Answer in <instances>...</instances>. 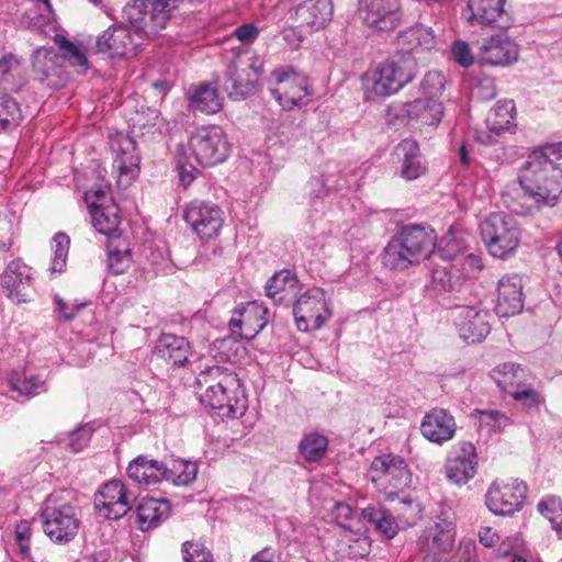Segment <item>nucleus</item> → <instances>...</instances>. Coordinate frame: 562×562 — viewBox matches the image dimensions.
<instances>
[{"mask_svg":"<svg viewBox=\"0 0 562 562\" xmlns=\"http://www.w3.org/2000/svg\"><path fill=\"white\" fill-rule=\"evenodd\" d=\"M231 145L220 126H203L191 134L188 145H179L176 166L180 184L187 189L200 173L198 167H211L223 162L229 155Z\"/></svg>","mask_w":562,"mask_h":562,"instance_id":"f257e3e1","label":"nucleus"},{"mask_svg":"<svg viewBox=\"0 0 562 562\" xmlns=\"http://www.w3.org/2000/svg\"><path fill=\"white\" fill-rule=\"evenodd\" d=\"M437 235L425 224L401 225L383 249L384 267L403 271L428 259L436 249Z\"/></svg>","mask_w":562,"mask_h":562,"instance_id":"f03ea898","label":"nucleus"},{"mask_svg":"<svg viewBox=\"0 0 562 562\" xmlns=\"http://www.w3.org/2000/svg\"><path fill=\"white\" fill-rule=\"evenodd\" d=\"M517 182L522 199L531 200L537 207L554 205L562 194V169L547 151L535 150L521 166Z\"/></svg>","mask_w":562,"mask_h":562,"instance_id":"7ed1b4c3","label":"nucleus"},{"mask_svg":"<svg viewBox=\"0 0 562 562\" xmlns=\"http://www.w3.org/2000/svg\"><path fill=\"white\" fill-rule=\"evenodd\" d=\"M198 384L205 386L200 394V402L216 414L224 417H235L239 409L244 408L241 403L240 380L229 368L213 366L201 371L198 376Z\"/></svg>","mask_w":562,"mask_h":562,"instance_id":"20e7f679","label":"nucleus"},{"mask_svg":"<svg viewBox=\"0 0 562 562\" xmlns=\"http://www.w3.org/2000/svg\"><path fill=\"white\" fill-rule=\"evenodd\" d=\"M262 74V63L249 50L238 52L227 65L224 90L232 100H244L257 90Z\"/></svg>","mask_w":562,"mask_h":562,"instance_id":"39448f33","label":"nucleus"},{"mask_svg":"<svg viewBox=\"0 0 562 562\" xmlns=\"http://www.w3.org/2000/svg\"><path fill=\"white\" fill-rule=\"evenodd\" d=\"M417 70V60L411 52H396L376 68L372 90L381 97L391 95L409 83Z\"/></svg>","mask_w":562,"mask_h":562,"instance_id":"423d86ee","label":"nucleus"},{"mask_svg":"<svg viewBox=\"0 0 562 562\" xmlns=\"http://www.w3.org/2000/svg\"><path fill=\"white\" fill-rule=\"evenodd\" d=\"M369 474L376 491L394 499L412 484V473L406 461L396 454H381L373 459Z\"/></svg>","mask_w":562,"mask_h":562,"instance_id":"0eeeda50","label":"nucleus"},{"mask_svg":"<svg viewBox=\"0 0 562 562\" xmlns=\"http://www.w3.org/2000/svg\"><path fill=\"white\" fill-rule=\"evenodd\" d=\"M482 239L493 257L505 258L519 245L516 221L502 212L490 214L480 225Z\"/></svg>","mask_w":562,"mask_h":562,"instance_id":"6e6552de","label":"nucleus"},{"mask_svg":"<svg viewBox=\"0 0 562 562\" xmlns=\"http://www.w3.org/2000/svg\"><path fill=\"white\" fill-rule=\"evenodd\" d=\"M41 518L44 533L57 544L72 541L81 526L76 507L69 503L52 505L48 499L42 509Z\"/></svg>","mask_w":562,"mask_h":562,"instance_id":"1a4fd4ad","label":"nucleus"},{"mask_svg":"<svg viewBox=\"0 0 562 562\" xmlns=\"http://www.w3.org/2000/svg\"><path fill=\"white\" fill-rule=\"evenodd\" d=\"M157 0H133L123 9V15L136 35H157L170 19V12Z\"/></svg>","mask_w":562,"mask_h":562,"instance_id":"9d476101","label":"nucleus"},{"mask_svg":"<svg viewBox=\"0 0 562 562\" xmlns=\"http://www.w3.org/2000/svg\"><path fill=\"white\" fill-rule=\"evenodd\" d=\"M292 304L295 323L301 331L317 330L331 317L329 303L321 288L308 289Z\"/></svg>","mask_w":562,"mask_h":562,"instance_id":"9b49d317","label":"nucleus"},{"mask_svg":"<svg viewBox=\"0 0 562 562\" xmlns=\"http://www.w3.org/2000/svg\"><path fill=\"white\" fill-rule=\"evenodd\" d=\"M183 220L200 239L216 237L224 224V212L214 202L193 200L183 210Z\"/></svg>","mask_w":562,"mask_h":562,"instance_id":"f8f14e48","label":"nucleus"},{"mask_svg":"<svg viewBox=\"0 0 562 562\" xmlns=\"http://www.w3.org/2000/svg\"><path fill=\"white\" fill-rule=\"evenodd\" d=\"M277 87L270 88L273 98L284 110L306 105L312 94L305 77L296 74L292 68H280L272 72Z\"/></svg>","mask_w":562,"mask_h":562,"instance_id":"ddd939ff","label":"nucleus"},{"mask_svg":"<svg viewBox=\"0 0 562 562\" xmlns=\"http://www.w3.org/2000/svg\"><path fill=\"white\" fill-rule=\"evenodd\" d=\"M527 492L528 487L522 481H495L486 493L485 503L493 514L512 516L522 508Z\"/></svg>","mask_w":562,"mask_h":562,"instance_id":"4468645a","label":"nucleus"},{"mask_svg":"<svg viewBox=\"0 0 562 562\" xmlns=\"http://www.w3.org/2000/svg\"><path fill=\"white\" fill-rule=\"evenodd\" d=\"M456 538L454 524L440 519L427 527L418 539L419 552L426 562H442L452 549Z\"/></svg>","mask_w":562,"mask_h":562,"instance_id":"2eb2a0df","label":"nucleus"},{"mask_svg":"<svg viewBox=\"0 0 562 562\" xmlns=\"http://www.w3.org/2000/svg\"><path fill=\"white\" fill-rule=\"evenodd\" d=\"M132 498L126 486L119 480L101 485L94 495L95 512L105 519L117 520L132 509Z\"/></svg>","mask_w":562,"mask_h":562,"instance_id":"dca6fc26","label":"nucleus"},{"mask_svg":"<svg viewBox=\"0 0 562 562\" xmlns=\"http://www.w3.org/2000/svg\"><path fill=\"white\" fill-rule=\"evenodd\" d=\"M358 12L369 27L380 32L395 30L402 20L400 0H360Z\"/></svg>","mask_w":562,"mask_h":562,"instance_id":"f3484780","label":"nucleus"},{"mask_svg":"<svg viewBox=\"0 0 562 562\" xmlns=\"http://www.w3.org/2000/svg\"><path fill=\"white\" fill-rule=\"evenodd\" d=\"M453 307L456 327L465 342H480L490 334L491 316L487 311L461 303H453Z\"/></svg>","mask_w":562,"mask_h":562,"instance_id":"a211bd4d","label":"nucleus"},{"mask_svg":"<svg viewBox=\"0 0 562 562\" xmlns=\"http://www.w3.org/2000/svg\"><path fill=\"white\" fill-rule=\"evenodd\" d=\"M0 285L5 296L15 304L29 302L33 288L32 268L20 258L10 261L0 274Z\"/></svg>","mask_w":562,"mask_h":562,"instance_id":"6ab92c4d","label":"nucleus"},{"mask_svg":"<svg viewBox=\"0 0 562 562\" xmlns=\"http://www.w3.org/2000/svg\"><path fill=\"white\" fill-rule=\"evenodd\" d=\"M470 288L468 279L456 265H437L432 269L430 289L443 300H453L456 303L465 301Z\"/></svg>","mask_w":562,"mask_h":562,"instance_id":"aec40b11","label":"nucleus"},{"mask_svg":"<svg viewBox=\"0 0 562 562\" xmlns=\"http://www.w3.org/2000/svg\"><path fill=\"white\" fill-rule=\"evenodd\" d=\"M268 324V308L256 301L234 310L229 321L232 335L250 340L255 338Z\"/></svg>","mask_w":562,"mask_h":562,"instance_id":"412c9836","label":"nucleus"},{"mask_svg":"<svg viewBox=\"0 0 562 562\" xmlns=\"http://www.w3.org/2000/svg\"><path fill=\"white\" fill-rule=\"evenodd\" d=\"M35 79L48 88H61L68 81V74L60 64L59 54L53 47H38L32 55Z\"/></svg>","mask_w":562,"mask_h":562,"instance_id":"4be33fe9","label":"nucleus"},{"mask_svg":"<svg viewBox=\"0 0 562 562\" xmlns=\"http://www.w3.org/2000/svg\"><path fill=\"white\" fill-rule=\"evenodd\" d=\"M477 467V454L473 443L460 442L459 448L448 459L446 464L447 477L458 484H467L474 477Z\"/></svg>","mask_w":562,"mask_h":562,"instance_id":"5701e85b","label":"nucleus"},{"mask_svg":"<svg viewBox=\"0 0 562 562\" xmlns=\"http://www.w3.org/2000/svg\"><path fill=\"white\" fill-rule=\"evenodd\" d=\"M292 16L306 32L319 30L331 20V0H305L294 8Z\"/></svg>","mask_w":562,"mask_h":562,"instance_id":"b1692460","label":"nucleus"},{"mask_svg":"<svg viewBox=\"0 0 562 562\" xmlns=\"http://www.w3.org/2000/svg\"><path fill=\"white\" fill-rule=\"evenodd\" d=\"M524 308L521 278L503 277L498 281L495 312L501 317L519 314Z\"/></svg>","mask_w":562,"mask_h":562,"instance_id":"393cba45","label":"nucleus"},{"mask_svg":"<svg viewBox=\"0 0 562 562\" xmlns=\"http://www.w3.org/2000/svg\"><path fill=\"white\" fill-rule=\"evenodd\" d=\"M394 157L400 164V176L413 181L427 172L426 161L423 159L419 145L415 139H403L393 151Z\"/></svg>","mask_w":562,"mask_h":562,"instance_id":"a878e982","label":"nucleus"},{"mask_svg":"<svg viewBox=\"0 0 562 562\" xmlns=\"http://www.w3.org/2000/svg\"><path fill=\"white\" fill-rule=\"evenodd\" d=\"M456 429L454 417L448 411L438 407L427 413L420 424L423 436L439 445L452 439Z\"/></svg>","mask_w":562,"mask_h":562,"instance_id":"bb28decb","label":"nucleus"},{"mask_svg":"<svg viewBox=\"0 0 562 562\" xmlns=\"http://www.w3.org/2000/svg\"><path fill=\"white\" fill-rule=\"evenodd\" d=\"M519 47L507 34L491 36L482 46V61L492 66H508L517 61Z\"/></svg>","mask_w":562,"mask_h":562,"instance_id":"cd10ccee","label":"nucleus"},{"mask_svg":"<svg viewBox=\"0 0 562 562\" xmlns=\"http://www.w3.org/2000/svg\"><path fill=\"white\" fill-rule=\"evenodd\" d=\"M506 0H469L468 9L471 11L470 23L480 25L496 24L501 29H508L510 19L504 8Z\"/></svg>","mask_w":562,"mask_h":562,"instance_id":"c85d7f7f","label":"nucleus"},{"mask_svg":"<svg viewBox=\"0 0 562 562\" xmlns=\"http://www.w3.org/2000/svg\"><path fill=\"white\" fill-rule=\"evenodd\" d=\"M155 353L171 367L180 368L189 362L192 350L186 337L161 334L156 341Z\"/></svg>","mask_w":562,"mask_h":562,"instance_id":"c756f323","label":"nucleus"},{"mask_svg":"<svg viewBox=\"0 0 562 562\" xmlns=\"http://www.w3.org/2000/svg\"><path fill=\"white\" fill-rule=\"evenodd\" d=\"M134 45L131 30L124 25H111L97 37L95 47L110 58H122Z\"/></svg>","mask_w":562,"mask_h":562,"instance_id":"7c9ffc66","label":"nucleus"},{"mask_svg":"<svg viewBox=\"0 0 562 562\" xmlns=\"http://www.w3.org/2000/svg\"><path fill=\"white\" fill-rule=\"evenodd\" d=\"M299 291L296 276L286 269L276 272L266 284L267 295L279 305L292 304Z\"/></svg>","mask_w":562,"mask_h":562,"instance_id":"2f4dec72","label":"nucleus"},{"mask_svg":"<svg viewBox=\"0 0 562 562\" xmlns=\"http://www.w3.org/2000/svg\"><path fill=\"white\" fill-rule=\"evenodd\" d=\"M166 463L140 454L133 459L127 467V474L133 481L150 485L164 480Z\"/></svg>","mask_w":562,"mask_h":562,"instance_id":"473e14b6","label":"nucleus"},{"mask_svg":"<svg viewBox=\"0 0 562 562\" xmlns=\"http://www.w3.org/2000/svg\"><path fill=\"white\" fill-rule=\"evenodd\" d=\"M27 82L22 59L12 53L0 57V87L3 90L18 92Z\"/></svg>","mask_w":562,"mask_h":562,"instance_id":"72a5a7b5","label":"nucleus"},{"mask_svg":"<svg viewBox=\"0 0 562 562\" xmlns=\"http://www.w3.org/2000/svg\"><path fill=\"white\" fill-rule=\"evenodd\" d=\"M360 519L371 525L379 533L386 539L394 538L398 532V525L390 510L381 504H369L361 509Z\"/></svg>","mask_w":562,"mask_h":562,"instance_id":"f704fd0d","label":"nucleus"},{"mask_svg":"<svg viewBox=\"0 0 562 562\" xmlns=\"http://www.w3.org/2000/svg\"><path fill=\"white\" fill-rule=\"evenodd\" d=\"M169 507L166 499L145 498L134 512L136 524L142 531H148L158 526L168 516Z\"/></svg>","mask_w":562,"mask_h":562,"instance_id":"c9c22d12","label":"nucleus"},{"mask_svg":"<svg viewBox=\"0 0 562 562\" xmlns=\"http://www.w3.org/2000/svg\"><path fill=\"white\" fill-rule=\"evenodd\" d=\"M189 108L195 112L213 114L222 109L217 89L211 83H200L189 89Z\"/></svg>","mask_w":562,"mask_h":562,"instance_id":"e433bc0d","label":"nucleus"},{"mask_svg":"<svg viewBox=\"0 0 562 562\" xmlns=\"http://www.w3.org/2000/svg\"><path fill=\"white\" fill-rule=\"evenodd\" d=\"M409 120H420L426 125H438L443 115L442 104L434 98L416 99L405 105Z\"/></svg>","mask_w":562,"mask_h":562,"instance_id":"4c0bfd02","label":"nucleus"},{"mask_svg":"<svg viewBox=\"0 0 562 562\" xmlns=\"http://www.w3.org/2000/svg\"><path fill=\"white\" fill-rule=\"evenodd\" d=\"M526 370L519 364L505 362L494 368L490 376L494 380L497 386L505 393L512 394L517 389H520L525 379Z\"/></svg>","mask_w":562,"mask_h":562,"instance_id":"58836bf2","label":"nucleus"},{"mask_svg":"<svg viewBox=\"0 0 562 562\" xmlns=\"http://www.w3.org/2000/svg\"><path fill=\"white\" fill-rule=\"evenodd\" d=\"M88 206L92 217V224L99 233L106 235L109 238L120 236L116 234L120 217L115 205L102 206V204H98V202H90Z\"/></svg>","mask_w":562,"mask_h":562,"instance_id":"ea45409f","label":"nucleus"},{"mask_svg":"<svg viewBox=\"0 0 562 562\" xmlns=\"http://www.w3.org/2000/svg\"><path fill=\"white\" fill-rule=\"evenodd\" d=\"M106 249L110 271L114 274L126 271L132 261L130 243L121 236H113L108 239Z\"/></svg>","mask_w":562,"mask_h":562,"instance_id":"a19ab883","label":"nucleus"},{"mask_svg":"<svg viewBox=\"0 0 562 562\" xmlns=\"http://www.w3.org/2000/svg\"><path fill=\"white\" fill-rule=\"evenodd\" d=\"M515 120V103L512 100L498 101L490 111L486 124L491 132L502 134L510 131Z\"/></svg>","mask_w":562,"mask_h":562,"instance_id":"79ce46f5","label":"nucleus"},{"mask_svg":"<svg viewBox=\"0 0 562 562\" xmlns=\"http://www.w3.org/2000/svg\"><path fill=\"white\" fill-rule=\"evenodd\" d=\"M54 43L60 50V64L67 61L70 66L78 67V71L81 74H85L89 69L87 55L78 45L61 34L55 35Z\"/></svg>","mask_w":562,"mask_h":562,"instance_id":"37998d69","label":"nucleus"},{"mask_svg":"<svg viewBox=\"0 0 562 562\" xmlns=\"http://www.w3.org/2000/svg\"><path fill=\"white\" fill-rule=\"evenodd\" d=\"M23 121L20 103L8 92L0 91V132L15 130Z\"/></svg>","mask_w":562,"mask_h":562,"instance_id":"c03bdc74","label":"nucleus"},{"mask_svg":"<svg viewBox=\"0 0 562 562\" xmlns=\"http://www.w3.org/2000/svg\"><path fill=\"white\" fill-rule=\"evenodd\" d=\"M213 358L217 362L236 363L246 355V349L234 336L215 339L211 346Z\"/></svg>","mask_w":562,"mask_h":562,"instance_id":"a18cd8bd","label":"nucleus"},{"mask_svg":"<svg viewBox=\"0 0 562 562\" xmlns=\"http://www.w3.org/2000/svg\"><path fill=\"white\" fill-rule=\"evenodd\" d=\"M400 40L403 44L408 45L406 52H413L417 48L430 50L436 46V36L430 27L416 25L409 30L402 32Z\"/></svg>","mask_w":562,"mask_h":562,"instance_id":"49530a36","label":"nucleus"},{"mask_svg":"<svg viewBox=\"0 0 562 562\" xmlns=\"http://www.w3.org/2000/svg\"><path fill=\"white\" fill-rule=\"evenodd\" d=\"M328 448V439L319 434L312 432L301 440L299 451L308 462H317L322 460Z\"/></svg>","mask_w":562,"mask_h":562,"instance_id":"de8ad7c7","label":"nucleus"},{"mask_svg":"<svg viewBox=\"0 0 562 562\" xmlns=\"http://www.w3.org/2000/svg\"><path fill=\"white\" fill-rule=\"evenodd\" d=\"M120 150L122 155L115 159L120 173H131L132 176H135L139 171V157L135 153V142L128 136L123 137L120 142Z\"/></svg>","mask_w":562,"mask_h":562,"instance_id":"09e8293b","label":"nucleus"},{"mask_svg":"<svg viewBox=\"0 0 562 562\" xmlns=\"http://www.w3.org/2000/svg\"><path fill=\"white\" fill-rule=\"evenodd\" d=\"M539 513L552 525L559 536L562 535V499L548 496L538 503Z\"/></svg>","mask_w":562,"mask_h":562,"instance_id":"8fccbe9b","label":"nucleus"},{"mask_svg":"<svg viewBox=\"0 0 562 562\" xmlns=\"http://www.w3.org/2000/svg\"><path fill=\"white\" fill-rule=\"evenodd\" d=\"M54 256L50 262L52 272H63L67 265L70 239L65 233H57L54 238Z\"/></svg>","mask_w":562,"mask_h":562,"instance_id":"3c124183","label":"nucleus"},{"mask_svg":"<svg viewBox=\"0 0 562 562\" xmlns=\"http://www.w3.org/2000/svg\"><path fill=\"white\" fill-rule=\"evenodd\" d=\"M446 86V78L442 72L438 70H430L428 71L419 87L423 92V94L426 95V98H434L437 99L439 95H441L443 89Z\"/></svg>","mask_w":562,"mask_h":562,"instance_id":"603ef678","label":"nucleus"},{"mask_svg":"<svg viewBox=\"0 0 562 562\" xmlns=\"http://www.w3.org/2000/svg\"><path fill=\"white\" fill-rule=\"evenodd\" d=\"M181 552L183 562H214L213 554L202 542L186 541Z\"/></svg>","mask_w":562,"mask_h":562,"instance_id":"864d4df0","label":"nucleus"},{"mask_svg":"<svg viewBox=\"0 0 562 562\" xmlns=\"http://www.w3.org/2000/svg\"><path fill=\"white\" fill-rule=\"evenodd\" d=\"M12 389L21 395L34 396L46 391L45 383L38 376L31 375L24 380L12 383Z\"/></svg>","mask_w":562,"mask_h":562,"instance_id":"5fc2aeb1","label":"nucleus"},{"mask_svg":"<svg viewBox=\"0 0 562 562\" xmlns=\"http://www.w3.org/2000/svg\"><path fill=\"white\" fill-rule=\"evenodd\" d=\"M92 436V428L88 426H80L68 435V446L74 452H79L86 447Z\"/></svg>","mask_w":562,"mask_h":562,"instance_id":"6e6d98bb","label":"nucleus"},{"mask_svg":"<svg viewBox=\"0 0 562 562\" xmlns=\"http://www.w3.org/2000/svg\"><path fill=\"white\" fill-rule=\"evenodd\" d=\"M54 302L56 304V311L60 314V318L65 322L72 321L86 305L83 303L66 302L57 294L54 297Z\"/></svg>","mask_w":562,"mask_h":562,"instance_id":"4d7b16f0","label":"nucleus"},{"mask_svg":"<svg viewBox=\"0 0 562 562\" xmlns=\"http://www.w3.org/2000/svg\"><path fill=\"white\" fill-rule=\"evenodd\" d=\"M452 56L461 67L468 68L473 65L474 56L469 44L464 41H457L452 46Z\"/></svg>","mask_w":562,"mask_h":562,"instance_id":"13d9d810","label":"nucleus"},{"mask_svg":"<svg viewBox=\"0 0 562 562\" xmlns=\"http://www.w3.org/2000/svg\"><path fill=\"white\" fill-rule=\"evenodd\" d=\"M31 525L27 520L20 521L15 527V538L19 546L20 553L27 557L30 552L31 541Z\"/></svg>","mask_w":562,"mask_h":562,"instance_id":"bf43d9fd","label":"nucleus"},{"mask_svg":"<svg viewBox=\"0 0 562 562\" xmlns=\"http://www.w3.org/2000/svg\"><path fill=\"white\" fill-rule=\"evenodd\" d=\"M14 225L11 220L0 216V252H8L13 245Z\"/></svg>","mask_w":562,"mask_h":562,"instance_id":"052dcab7","label":"nucleus"},{"mask_svg":"<svg viewBox=\"0 0 562 562\" xmlns=\"http://www.w3.org/2000/svg\"><path fill=\"white\" fill-rule=\"evenodd\" d=\"M398 505L402 506L398 510V517L404 518L406 521L415 520L419 517L422 508L419 504L411 496H404L401 498Z\"/></svg>","mask_w":562,"mask_h":562,"instance_id":"680f3d73","label":"nucleus"},{"mask_svg":"<svg viewBox=\"0 0 562 562\" xmlns=\"http://www.w3.org/2000/svg\"><path fill=\"white\" fill-rule=\"evenodd\" d=\"M452 562H477L475 542L471 540L461 541Z\"/></svg>","mask_w":562,"mask_h":562,"instance_id":"e2e57ef3","label":"nucleus"},{"mask_svg":"<svg viewBox=\"0 0 562 562\" xmlns=\"http://www.w3.org/2000/svg\"><path fill=\"white\" fill-rule=\"evenodd\" d=\"M516 401L522 402L527 406H538L541 402L540 394L532 387L521 385L510 394Z\"/></svg>","mask_w":562,"mask_h":562,"instance_id":"0e129e2a","label":"nucleus"},{"mask_svg":"<svg viewBox=\"0 0 562 562\" xmlns=\"http://www.w3.org/2000/svg\"><path fill=\"white\" fill-rule=\"evenodd\" d=\"M481 422L487 424L493 430H501L509 424V418L497 411L481 412Z\"/></svg>","mask_w":562,"mask_h":562,"instance_id":"69168bd1","label":"nucleus"},{"mask_svg":"<svg viewBox=\"0 0 562 562\" xmlns=\"http://www.w3.org/2000/svg\"><path fill=\"white\" fill-rule=\"evenodd\" d=\"M353 514H355V512H353L352 507L346 503L336 504V506L334 507V512H333V515H334L337 524L345 529L351 528V526L347 525V521L352 519Z\"/></svg>","mask_w":562,"mask_h":562,"instance_id":"338daca9","label":"nucleus"},{"mask_svg":"<svg viewBox=\"0 0 562 562\" xmlns=\"http://www.w3.org/2000/svg\"><path fill=\"white\" fill-rule=\"evenodd\" d=\"M182 469L180 471L179 476L176 479L177 485H188L192 483L198 473V467L194 462L187 461L182 463Z\"/></svg>","mask_w":562,"mask_h":562,"instance_id":"774afa93","label":"nucleus"}]
</instances>
